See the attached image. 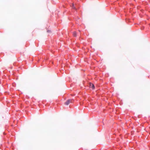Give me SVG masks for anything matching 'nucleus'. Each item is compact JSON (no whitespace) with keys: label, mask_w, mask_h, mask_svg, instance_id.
Returning a JSON list of instances; mask_svg holds the SVG:
<instances>
[{"label":"nucleus","mask_w":150,"mask_h":150,"mask_svg":"<svg viewBox=\"0 0 150 150\" xmlns=\"http://www.w3.org/2000/svg\"><path fill=\"white\" fill-rule=\"evenodd\" d=\"M73 102V100L72 99H68L65 103V104L66 105H68L70 103Z\"/></svg>","instance_id":"obj_1"},{"label":"nucleus","mask_w":150,"mask_h":150,"mask_svg":"<svg viewBox=\"0 0 150 150\" xmlns=\"http://www.w3.org/2000/svg\"><path fill=\"white\" fill-rule=\"evenodd\" d=\"M89 85V87L90 88H91L93 89L95 88V86L92 83H90Z\"/></svg>","instance_id":"obj_2"},{"label":"nucleus","mask_w":150,"mask_h":150,"mask_svg":"<svg viewBox=\"0 0 150 150\" xmlns=\"http://www.w3.org/2000/svg\"><path fill=\"white\" fill-rule=\"evenodd\" d=\"M72 7L73 8H75L74 5V4H73V5H72Z\"/></svg>","instance_id":"obj_4"},{"label":"nucleus","mask_w":150,"mask_h":150,"mask_svg":"<svg viewBox=\"0 0 150 150\" xmlns=\"http://www.w3.org/2000/svg\"><path fill=\"white\" fill-rule=\"evenodd\" d=\"M47 32L48 33H50V32H51V31H50V30H47Z\"/></svg>","instance_id":"obj_5"},{"label":"nucleus","mask_w":150,"mask_h":150,"mask_svg":"<svg viewBox=\"0 0 150 150\" xmlns=\"http://www.w3.org/2000/svg\"><path fill=\"white\" fill-rule=\"evenodd\" d=\"M73 35L74 37H76V32H74L73 33Z\"/></svg>","instance_id":"obj_3"}]
</instances>
